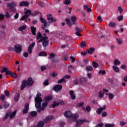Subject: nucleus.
Returning <instances> with one entry per match:
<instances>
[{
  "mask_svg": "<svg viewBox=\"0 0 127 127\" xmlns=\"http://www.w3.org/2000/svg\"><path fill=\"white\" fill-rule=\"evenodd\" d=\"M92 66L93 67H94V68H98V66H99V64L96 63V62H93Z\"/></svg>",
  "mask_w": 127,
  "mask_h": 127,
  "instance_id": "obj_41",
  "label": "nucleus"
},
{
  "mask_svg": "<svg viewBox=\"0 0 127 127\" xmlns=\"http://www.w3.org/2000/svg\"><path fill=\"white\" fill-rule=\"evenodd\" d=\"M64 3L68 5V4H70V3H71V0H64Z\"/></svg>",
  "mask_w": 127,
  "mask_h": 127,
  "instance_id": "obj_40",
  "label": "nucleus"
},
{
  "mask_svg": "<svg viewBox=\"0 0 127 127\" xmlns=\"http://www.w3.org/2000/svg\"><path fill=\"white\" fill-rule=\"evenodd\" d=\"M62 89H63V87L60 84L56 85L53 88L54 91H55L56 92L61 91Z\"/></svg>",
  "mask_w": 127,
  "mask_h": 127,
  "instance_id": "obj_8",
  "label": "nucleus"
},
{
  "mask_svg": "<svg viewBox=\"0 0 127 127\" xmlns=\"http://www.w3.org/2000/svg\"><path fill=\"white\" fill-rule=\"evenodd\" d=\"M108 97L110 100H113V99H114V96L113 93H110L108 94Z\"/></svg>",
  "mask_w": 127,
  "mask_h": 127,
  "instance_id": "obj_45",
  "label": "nucleus"
},
{
  "mask_svg": "<svg viewBox=\"0 0 127 127\" xmlns=\"http://www.w3.org/2000/svg\"><path fill=\"white\" fill-rule=\"evenodd\" d=\"M4 99H5V95L4 94H1L0 97V100L1 101H4Z\"/></svg>",
  "mask_w": 127,
  "mask_h": 127,
  "instance_id": "obj_53",
  "label": "nucleus"
},
{
  "mask_svg": "<svg viewBox=\"0 0 127 127\" xmlns=\"http://www.w3.org/2000/svg\"><path fill=\"white\" fill-rule=\"evenodd\" d=\"M55 54L53 53H52L50 54V56L48 57V59H51V58H55Z\"/></svg>",
  "mask_w": 127,
  "mask_h": 127,
  "instance_id": "obj_39",
  "label": "nucleus"
},
{
  "mask_svg": "<svg viewBox=\"0 0 127 127\" xmlns=\"http://www.w3.org/2000/svg\"><path fill=\"white\" fill-rule=\"evenodd\" d=\"M34 83L33 80H32V78L28 77L27 81H26V85L27 86H32L33 84Z\"/></svg>",
  "mask_w": 127,
  "mask_h": 127,
  "instance_id": "obj_9",
  "label": "nucleus"
},
{
  "mask_svg": "<svg viewBox=\"0 0 127 127\" xmlns=\"http://www.w3.org/2000/svg\"><path fill=\"white\" fill-rule=\"evenodd\" d=\"M21 48H22V46L17 44L14 46V51H15L16 53H20L22 51Z\"/></svg>",
  "mask_w": 127,
  "mask_h": 127,
  "instance_id": "obj_7",
  "label": "nucleus"
},
{
  "mask_svg": "<svg viewBox=\"0 0 127 127\" xmlns=\"http://www.w3.org/2000/svg\"><path fill=\"white\" fill-rule=\"evenodd\" d=\"M84 106L83 102H80L77 104V107H83Z\"/></svg>",
  "mask_w": 127,
  "mask_h": 127,
  "instance_id": "obj_63",
  "label": "nucleus"
},
{
  "mask_svg": "<svg viewBox=\"0 0 127 127\" xmlns=\"http://www.w3.org/2000/svg\"><path fill=\"white\" fill-rule=\"evenodd\" d=\"M104 110H106V105H104L103 107L98 108L96 111V113L98 114V115H101V114H102V112L104 111Z\"/></svg>",
  "mask_w": 127,
  "mask_h": 127,
  "instance_id": "obj_15",
  "label": "nucleus"
},
{
  "mask_svg": "<svg viewBox=\"0 0 127 127\" xmlns=\"http://www.w3.org/2000/svg\"><path fill=\"white\" fill-rule=\"evenodd\" d=\"M29 109V104L26 103L24 106V109L23 110V114H27L28 113V109Z\"/></svg>",
  "mask_w": 127,
  "mask_h": 127,
  "instance_id": "obj_14",
  "label": "nucleus"
},
{
  "mask_svg": "<svg viewBox=\"0 0 127 127\" xmlns=\"http://www.w3.org/2000/svg\"><path fill=\"white\" fill-rule=\"evenodd\" d=\"M47 16L48 20H51V22H56L57 21V20L56 18L54 19L51 14L47 15Z\"/></svg>",
  "mask_w": 127,
  "mask_h": 127,
  "instance_id": "obj_10",
  "label": "nucleus"
},
{
  "mask_svg": "<svg viewBox=\"0 0 127 127\" xmlns=\"http://www.w3.org/2000/svg\"><path fill=\"white\" fill-rule=\"evenodd\" d=\"M43 85L44 86H48V85H49V81H48V79H46L44 81Z\"/></svg>",
  "mask_w": 127,
  "mask_h": 127,
  "instance_id": "obj_44",
  "label": "nucleus"
},
{
  "mask_svg": "<svg viewBox=\"0 0 127 127\" xmlns=\"http://www.w3.org/2000/svg\"><path fill=\"white\" fill-rule=\"evenodd\" d=\"M69 95L72 100H75V99H76V96H75V95L74 94V91L70 90L69 91Z\"/></svg>",
  "mask_w": 127,
  "mask_h": 127,
  "instance_id": "obj_18",
  "label": "nucleus"
},
{
  "mask_svg": "<svg viewBox=\"0 0 127 127\" xmlns=\"http://www.w3.org/2000/svg\"><path fill=\"white\" fill-rule=\"evenodd\" d=\"M98 74H102V75H105L106 74V70H100Z\"/></svg>",
  "mask_w": 127,
  "mask_h": 127,
  "instance_id": "obj_59",
  "label": "nucleus"
},
{
  "mask_svg": "<svg viewBox=\"0 0 127 127\" xmlns=\"http://www.w3.org/2000/svg\"><path fill=\"white\" fill-rule=\"evenodd\" d=\"M65 21H66L67 25H68V26H71V22L70 21V19L66 18Z\"/></svg>",
  "mask_w": 127,
  "mask_h": 127,
  "instance_id": "obj_42",
  "label": "nucleus"
},
{
  "mask_svg": "<svg viewBox=\"0 0 127 127\" xmlns=\"http://www.w3.org/2000/svg\"><path fill=\"white\" fill-rule=\"evenodd\" d=\"M40 21L42 23H44V27H42V29L45 30V28H46V26L47 25V22H46V20L44 19L42 17H41Z\"/></svg>",
  "mask_w": 127,
  "mask_h": 127,
  "instance_id": "obj_12",
  "label": "nucleus"
},
{
  "mask_svg": "<svg viewBox=\"0 0 127 127\" xmlns=\"http://www.w3.org/2000/svg\"><path fill=\"white\" fill-rule=\"evenodd\" d=\"M42 43V45L44 48H46L48 46L49 40H48V37L45 36L42 39H40L38 41V43Z\"/></svg>",
  "mask_w": 127,
  "mask_h": 127,
  "instance_id": "obj_3",
  "label": "nucleus"
},
{
  "mask_svg": "<svg viewBox=\"0 0 127 127\" xmlns=\"http://www.w3.org/2000/svg\"><path fill=\"white\" fill-rule=\"evenodd\" d=\"M3 102L4 103V104H3L4 109H7L8 107H9V104H8V103H6V101H3Z\"/></svg>",
  "mask_w": 127,
  "mask_h": 127,
  "instance_id": "obj_35",
  "label": "nucleus"
},
{
  "mask_svg": "<svg viewBox=\"0 0 127 127\" xmlns=\"http://www.w3.org/2000/svg\"><path fill=\"white\" fill-rule=\"evenodd\" d=\"M118 10L120 11V13H122L123 12V11H124L123 8H122V7H121V6H119L118 7Z\"/></svg>",
  "mask_w": 127,
  "mask_h": 127,
  "instance_id": "obj_57",
  "label": "nucleus"
},
{
  "mask_svg": "<svg viewBox=\"0 0 127 127\" xmlns=\"http://www.w3.org/2000/svg\"><path fill=\"white\" fill-rule=\"evenodd\" d=\"M89 6H90L88 5V4H84L83 5V8L84 9H86L88 12H91L92 11V8H89Z\"/></svg>",
  "mask_w": 127,
  "mask_h": 127,
  "instance_id": "obj_20",
  "label": "nucleus"
},
{
  "mask_svg": "<svg viewBox=\"0 0 127 127\" xmlns=\"http://www.w3.org/2000/svg\"><path fill=\"white\" fill-rule=\"evenodd\" d=\"M24 13L25 15L22 16L20 19L21 21H22V20H25V21H27V18H28V16H29V15H31V11L29 9L26 10Z\"/></svg>",
  "mask_w": 127,
  "mask_h": 127,
  "instance_id": "obj_6",
  "label": "nucleus"
},
{
  "mask_svg": "<svg viewBox=\"0 0 127 127\" xmlns=\"http://www.w3.org/2000/svg\"><path fill=\"white\" fill-rule=\"evenodd\" d=\"M115 127V125L112 124H106L105 125V127Z\"/></svg>",
  "mask_w": 127,
  "mask_h": 127,
  "instance_id": "obj_50",
  "label": "nucleus"
},
{
  "mask_svg": "<svg viewBox=\"0 0 127 127\" xmlns=\"http://www.w3.org/2000/svg\"><path fill=\"white\" fill-rule=\"evenodd\" d=\"M79 82L80 84H84V83H86L87 82V78L86 77H82L79 79Z\"/></svg>",
  "mask_w": 127,
  "mask_h": 127,
  "instance_id": "obj_19",
  "label": "nucleus"
},
{
  "mask_svg": "<svg viewBox=\"0 0 127 127\" xmlns=\"http://www.w3.org/2000/svg\"><path fill=\"white\" fill-rule=\"evenodd\" d=\"M43 102V100L41 98V93L38 92L36 97L35 98V106L36 108L41 107V103Z\"/></svg>",
  "mask_w": 127,
  "mask_h": 127,
  "instance_id": "obj_2",
  "label": "nucleus"
},
{
  "mask_svg": "<svg viewBox=\"0 0 127 127\" xmlns=\"http://www.w3.org/2000/svg\"><path fill=\"white\" fill-rule=\"evenodd\" d=\"M73 69H74V67H73V66H72V65H70L68 66V72L69 73H72V70H73Z\"/></svg>",
  "mask_w": 127,
  "mask_h": 127,
  "instance_id": "obj_43",
  "label": "nucleus"
},
{
  "mask_svg": "<svg viewBox=\"0 0 127 127\" xmlns=\"http://www.w3.org/2000/svg\"><path fill=\"white\" fill-rule=\"evenodd\" d=\"M47 106H48V101H45L43 102L42 104V106H41H41L38 107V108H36L37 109V111L38 112V113H41V111L42 112H43V111H44V110H45V109H46V107H47Z\"/></svg>",
  "mask_w": 127,
  "mask_h": 127,
  "instance_id": "obj_5",
  "label": "nucleus"
},
{
  "mask_svg": "<svg viewBox=\"0 0 127 127\" xmlns=\"http://www.w3.org/2000/svg\"><path fill=\"white\" fill-rule=\"evenodd\" d=\"M4 35H5V33L0 30V39L3 38V37H4Z\"/></svg>",
  "mask_w": 127,
  "mask_h": 127,
  "instance_id": "obj_34",
  "label": "nucleus"
},
{
  "mask_svg": "<svg viewBox=\"0 0 127 127\" xmlns=\"http://www.w3.org/2000/svg\"><path fill=\"white\" fill-rule=\"evenodd\" d=\"M10 115V113L9 112L6 113V115L4 117V118L3 119V121H5V120H6L7 118L9 117Z\"/></svg>",
  "mask_w": 127,
  "mask_h": 127,
  "instance_id": "obj_48",
  "label": "nucleus"
},
{
  "mask_svg": "<svg viewBox=\"0 0 127 127\" xmlns=\"http://www.w3.org/2000/svg\"><path fill=\"white\" fill-rule=\"evenodd\" d=\"M116 40H117V43H118V44H123V41L122 40V39L117 38Z\"/></svg>",
  "mask_w": 127,
  "mask_h": 127,
  "instance_id": "obj_46",
  "label": "nucleus"
},
{
  "mask_svg": "<svg viewBox=\"0 0 127 127\" xmlns=\"http://www.w3.org/2000/svg\"><path fill=\"white\" fill-rule=\"evenodd\" d=\"M86 71H92L93 70V66H90V65H87L86 67Z\"/></svg>",
  "mask_w": 127,
  "mask_h": 127,
  "instance_id": "obj_36",
  "label": "nucleus"
},
{
  "mask_svg": "<svg viewBox=\"0 0 127 127\" xmlns=\"http://www.w3.org/2000/svg\"><path fill=\"white\" fill-rule=\"evenodd\" d=\"M8 75H10L13 78H17V74L16 73H13L11 71H9Z\"/></svg>",
  "mask_w": 127,
  "mask_h": 127,
  "instance_id": "obj_23",
  "label": "nucleus"
},
{
  "mask_svg": "<svg viewBox=\"0 0 127 127\" xmlns=\"http://www.w3.org/2000/svg\"><path fill=\"white\" fill-rule=\"evenodd\" d=\"M71 20L73 22V24L75 25L76 24V20H77V17H75V15L72 16L71 17Z\"/></svg>",
  "mask_w": 127,
  "mask_h": 127,
  "instance_id": "obj_24",
  "label": "nucleus"
},
{
  "mask_svg": "<svg viewBox=\"0 0 127 127\" xmlns=\"http://www.w3.org/2000/svg\"><path fill=\"white\" fill-rule=\"evenodd\" d=\"M39 56L40 57L47 56V53L44 51H42L39 53Z\"/></svg>",
  "mask_w": 127,
  "mask_h": 127,
  "instance_id": "obj_26",
  "label": "nucleus"
},
{
  "mask_svg": "<svg viewBox=\"0 0 127 127\" xmlns=\"http://www.w3.org/2000/svg\"><path fill=\"white\" fill-rule=\"evenodd\" d=\"M26 87V80H24L22 82V85L21 86V90L22 91L24 88Z\"/></svg>",
  "mask_w": 127,
  "mask_h": 127,
  "instance_id": "obj_25",
  "label": "nucleus"
},
{
  "mask_svg": "<svg viewBox=\"0 0 127 127\" xmlns=\"http://www.w3.org/2000/svg\"><path fill=\"white\" fill-rule=\"evenodd\" d=\"M31 30L32 34L33 35H36V27L34 26H31Z\"/></svg>",
  "mask_w": 127,
  "mask_h": 127,
  "instance_id": "obj_21",
  "label": "nucleus"
},
{
  "mask_svg": "<svg viewBox=\"0 0 127 127\" xmlns=\"http://www.w3.org/2000/svg\"><path fill=\"white\" fill-rule=\"evenodd\" d=\"M113 70L116 71L117 73L120 72V68L118 66H116L115 65L113 66Z\"/></svg>",
  "mask_w": 127,
  "mask_h": 127,
  "instance_id": "obj_33",
  "label": "nucleus"
},
{
  "mask_svg": "<svg viewBox=\"0 0 127 127\" xmlns=\"http://www.w3.org/2000/svg\"><path fill=\"white\" fill-rule=\"evenodd\" d=\"M24 29H26V25H23L21 27H19L18 29V30L19 31H22V30H24Z\"/></svg>",
  "mask_w": 127,
  "mask_h": 127,
  "instance_id": "obj_32",
  "label": "nucleus"
},
{
  "mask_svg": "<svg viewBox=\"0 0 127 127\" xmlns=\"http://www.w3.org/2000/svg\"><path fill=\"white\" fill-rule=\"evenodd\" d=\"M4 94H5L6 97H9V96L10 95V93H9V91L8 90L5 91Z\"/></svg>",
  "mask_w": 127,
  "mask_h": 127,
  "instance_id": "obj_52",
  "label": "nucleus"
},
{
  "mask_svg": "<svg viewBox=\"0 0 127 127\" xmlns=\"http://www.w3.org/2000/svg\"><path fill=\"white\" fill-rule=\"evenodd\" d=\"M54 117L52 115H49L46 117V119L44 120V123L46 124L47 123H49L51 120H53Z\"/></svg>",
  "mask_w": 127,
  "mask_h": 127,
  "instance_id": "obj_11",
  "label": "nucleus"
},
{
  "mask_svg": "<svg viewBox=\"0 0 127 127\" xmlns=\"http://www.w3.org/2000/svg\"><path fill=\"white\" fill-rule=\"evenodd\" d=\"M103 126H104V124L103 123H100V124H97L95 127H103Z\"/></svg>",
  "mask_w": 127,
  "mask_h": 127,
  "instance_id": "obj_64",
  "label": "nucleus"
},
{
  "mask_svg": "<svg viewBox=\"0 0 127 127\" xmlns=\"http://www.w3.org/2000/svg\"><path fill=\"white\" fill-rule=\"evenodd\" d=\"M59 105V103H57L56 102H53L52 105V108H55V107H57Z\"/></svg>",
  "mask_w": 127,
  "mask_h": 127,
  "instance_id": "obj_55",
  "label": "nucleus"
},
{
  "mask_svg": "<svg viewBox=\"0 0 127 127\" xmlns=\"http://www.w3.org/2000/svg\"><path fill=\"white\" fill-rule=\"evenodd\" d=\"M17 110H15L13 112H12L11 114H10V119H13L16 115Z\"/></svg>",
  "mask_w": 127,
  "mask_h": 127,
  "instance_id": "obj_31",
  "label": "nucleus"
},
{
  "mask_svg": "<svg viewBox=\"0 0 127 127\" xmlns=\"http://www.w3.org/2000/svg\"><path fill=\"white\" fill-rule=\"evenodd\" d=\"M94 51H95L94 48H90L87 51V53H88V54H93V53H94Z\"/></svg>",
  "mask_w": 127,
  "mask_h": 127,
  "instance_id": "obj_28",
  "label": "nucleus"
},
{
  "mask_svg": "<svg viewBox=\"0 0 127 127\" xmlns=\"http://www.w3.org/2000/svg\"><path fill=\"white\" fill-rule=\"evenodd\" d=\"M65 123L64 122H62L60 123V126L61 127H64V126H65Z\"/></svg>",
  "mask_w": 127,
  "mask_h": 127,
  "instance_id": "obj_62",
  "label": "nucleus"
},
{
  "mask_svg": "<svg viewBox=\"0 0 127 127\" xmlns=\"http://www.w3.org/2000/svg\"><path fill=\"white\" fill-rule=\"evenodd\" d=\"M19 16V13H16L14 16V18L15 19H17V18H18Z\"/></svg>",
  "mask_w": 127,
  "mask_h": 127,
  "instance_id": "obj_60",
  "label": "nucleus"
},
{
  "mask_svg": "<svg viewBox=\"0 0 127 127\" xmlns=\"http://www.w3.org/2000/svg\"><path fill=\"white\" fill-rule=\"evenodd\" d=\"M63 60L64 61H67L68 60V56H64L63 57Z\"/></svg>",
  "mask_w": 127,
  "mask_h": 127,
  "instance_id": "obj_61",
  "label": "nucleus"
},
{
  "mask_svg": "<svg viewBox=\"0 0 127 127\" xmlns=\"http://www.w3.org/2000/svg\"><path fill=\"white\" fill-rule=\"evenodd\" d=\"M117 19L118 21H122V20L124 19V16H123V15H121L120 16L117 17Z\"/></svg>",
  "mask_w": 127,
  "mask_h": 127,
  "instance_id": "obj_49",
  "label": "nucleus"
},
{
  "mask_svg": "<svg viewBox=\"0 0 127 127\" xmlns=\"http://www.w3.org/2000/svg\"><path fill=\"white\" fill-rule=\"evenodd\" d=\"M44 127V123L43 121H40L38 123L37 127Z\"/></svg>",
  "mask_w": 127,
  "mask_h": 127,
  "instance_id": "obj_27",
  "label": "nucleus"
},
{
  "mask_svg": "<svg viewBox=\"0 0 127 127\" xmlns=\"http://www.w3.org/2000/svg\"><path fill=\"white\" fill-rule=\"evenodd\" d=\"M64 117L68 119V123L69 124H72L74 122L77 121V119H79V116L77 114H72L70 111H66L64 114Z\"/></svg>",
  "mask_w": 127,
  "mask_h": 127,
  "instance_id": "obj_1",
  "label": "nucleus"
},
{
  "mask_svg": "<svg viewBox=\"0 0 127 127\" xmlns=\"http://www.w3.org/2000/svg\"><path fill=\"white\" fill-rule=\"evenodd\" d=\"M120 64H121V62H120L119 60L116 59L114 60V65H115V66H117V65H120Z\"/></svg>",
  "mask_w": 127,
  "mask_h": 127,
  "instance_id": "obj_38",
  "label": "nucleus"
},
{
  "mask_svg": "<svg viewBox=\"0 0 127 127\" xmlns=\"http://www.w3.org/2000/svg\"><path fill=\"white\" fill-rule=\"evenodd\" d=\"M45 102H48V101H51L52 100V96H46L44 98Z\"/></svg>",
  "mask_w": 127,
  "mask_h": 127,
  "instance_id": "obj_29",
  "label": "nucleus"
},
{
  "mask_svg": "<svg viewBox=\"0 0 127 127\" xmlns=\"http://www.w3.org/2000/svg\"><path fill=\"white\" fill-rule=\"evenodd\" d=\"M27 51H28V53H29V54H31V53H32V49L28 47Z\"/></svg>",
  "mask_w": 127,
  "mask_h": 127,
  "instance_id": "obj_58",
  "label": "nucleus"
},
{
  "mask_svg": "<svg viewBox=\"0 0 127 127\" xmlns=\"http://www.w3.org/2000/svg\"><path fill=\"white\" fill-rule=\"evenodd\" d=\"M31 117H36L37 116V112L36 111H32L30 113Z\"/></svg>",
  "mask_w": 127,
  "mask_h": 127,
  "instance_id": "obj_37",
  "label": "nucleus"
},
{
  "mask_svg": "<svg viewBox=\"0 0 127 127\" xmlns=\"http://www.w3.org/2000/svg\"><path fill=\"white\" fill-rule=\"evenodd\" d=\"M86 120H76L75 121L76 122V127H80V126H81V125H83V124H84L85 123V121Z\"/></svg>",
  "mask_w": 127,
  "mask_h": 127,
  "instance_id": "obj_13",
  "label": "nucleus"
},
{
  "mask_svg": "<svg viewBox=\"0 0 127 127\" xmlns=\"http://www.w3.org/2000/svg\"><path fill=\"white\" fill-rule=\"evenodd\" d=\"M29 5V3L27 1H22L20 3V6H28Z\"/></svg>",
  "mask_w": 127,
  "mask_h": 127,
  "instance_id": "obj_17",
  "label": "nucleus"
},
{
  "mask_svg": "<svg viewBox=\"0 0 127 127\" xmlns=\"http://www.w3.org/2000/svg\"><path fill=\"white\" fill-rule=\"evenodd\" d=\"M34 46H35V42H34L31 44L29 45L28 47L32 49Z\"/></svg>",
  "mask_w": 127,
  "mask_h": 127,
  "instance_id": "obj_56",
  "label": "nucleus"
},
{
  "mask_svg": "<svg viewBox=\"0 0 127 127\" xmlns=\"http://www.w3.org/2000/svg\"><path fill=\"white\" fill-rule=\"evenodd\" d=\"M86 46H87V44H86L85 41L82 42L80 43V47H86Z\"/></svg>",
  "mask_w": 127,
  "mask_h": 127,
  "instance_id": "obj_51",
  "label": "nucleus"
},
{
  "mask_svg": "<svg viewBox=\"0 0 127 127\" xmlns=\"http://www.w3.org/2000/svg\"><path fill=\"white\" fill-rule=\"evenodd\" d=\"M20 97V95L19 93H16L14 95V101L15 102H18V100Z\"/></svg>",
  "mask_w": 127,
  "mask_h": 127,
  "instance_id": "obj_22",
  "label": "nucleus"
},
{
  "mask_svg": "<svg viewBox=\"0 0 127 127\" xmlns=\"http://www.w3.org/2000/svg\"><path fill=\"white\" fill-rule=\"evenodd\" d=\"M10 70H8V68L7 67H3V69L2 70H1V73H4L5 72V75L7 76H8V74L9 73V72Z\"/></svg>",
  "mask_w": 127,
  "mask_h": 127,
  "instance_id": "obj_16",
  "label": "nucleus"
},
{
  "mask_svg": "<svg viewBox=\"0 0 127 127\" xmlns=\"http://www.w3.org/2000/svg\"><path fill=\"white\" fill-rule=\"evenodd\" d=\"M109 26L110 27H115L116 26V23L110 22L109 24Z\"/></svg>",
  "mask_w": 127,
  "mask_h": 127,
  "instance_id": "obj_47",
  "label": "nucleus"
},
{
  "mask_svg": "<svg viewBox=\"0 0 127 127\" xmlns=\"http://www.w3.org/2000/svg\"><path fill=\"white\" fill-rule=\"evenodd\" d=\"M16 4L17 3L15 2H12L10 3H6L7 7H9V9L12 12H15V11H16V9L15 8V7L16 6Z\"/></svg>",
  "mask_w": 127,
  "mask_h": 127,
  "instance_id": "obj_4",
  "label": "nucleus"
},
{
  "mask_svg": "<svg viewBox=\"0 0 127 127\" xmlns=\"http://www.w3.org/2000/svg\"><path fill=\"white\" fill-rule=\"evenodd\" d=\"M43 37H44L42 36L41 33L39 32L38 35H37L36 39H37V40H39V39H42V38Z\"/></svg>",
  "mask_w": 127,
  "mask_h": 127,
  "instance_id": "obj_30",
  "label": "nucleus"
},
{
  "mask_svg": "<svg viewBox=\"0 0 127 127\" xmlns=\"http://www.w3.org/2000/svg\"><path fill=\"white\" fill-rule=\"evenodd\" d=\"M63 82H66L65 81V78H62L58 81V84H61V83H63Z\"/></svg>",
  "mask_w": 127,
  "mask_h": 127,
  "instance_id": "obj_54",
  "label": "nucleus"
}]
</instances>
